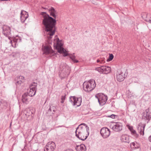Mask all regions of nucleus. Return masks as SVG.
Here are the masks:
<instances>
[{"label":"nucleus","instance_id":"38","mask_svg":"<svg viewBox=\"0 0 151 151\" xmlns=\"http://www.w3.org/2000/svg\"><path fill=\"white\" fill-rule=\"evenodd\" d=\"M96 62L97 63H100V59H98L97 60Z\"/></svg>","mask_w":151,"mask_h":151},{"label":"nucleus","instance_id":"3","mask_svg":"<svg viewBox=\"0 0 151 151\" xmlns=\"http://www.w3.org/2000/svg\"><path fill=\"white\" fill-rule=\"evenodd\" d=\"M96 85L95 80L91 79L87 82H84L83 84V88L85 91L89 92L95 88Z\"/></svg>","mask_w":151,"mask_h":151},{"label":"nucleus","instance_id":"13","mask_svg":"<svg viewBox=\"0 0 151 151\" xmlns=\"http://www.w3.org/2000/svg\"><path fill=\"white\" fill-rule=\"evenodd\" d=\"M125 78V73L121 70H118L116 76L117 80L119 82H121L123 81Z\"/></svg>","mask_w":151,"mask_h":151},{"label":"nucleus","instance_id":"18","mask_svg":"<svg viewBox=\"0 0 151 151\" xmlns=\"http://www.w3.org/2000/svg\"><path fill=\"white\" fill-rule=\"evenodd\" d=\"M21 41V39L19 37H18L17 36H16V37L13 38L12 40H11L10 43L11 44L12 46L14 47H16V44L18 42H20Z\"/></svg>","mask_w":151,"mask_h":151},{"label":"nucleus","instance_id":"25","mask_svg":"<svg viewBox=\"0 0 151 151\" xmlns=\"http://www.w3.org/2000/svg\"><path fill=\"white\" fill-rule=\"evenodd\" d=\"M128 129L133 135H134L136 137H138L139 135L136 133V131L133 129L132 126H129Z\"/></svg>","mask_w":151,"mask_h":151},{"label":"nucleus","instance_id":"16","mask_svg":"<svg viewBox=\"0 0 151 151\" xmlns=\"http://www.w3.org/2000/svg\"><path fill=\"white\" fill-rule=\"evenodd\" d=\"M122 124L120 122H114L112 127L113 130L116 132H119L122 129Z\"/></svg>","mask_w":151,"mask_h":151},{"label":"nucleus","instance_id":"39","mask_svg":"<svg viewBox=\"0 0 151 151\" xmlns=\"http://www.w3.org/2000/svg\"><path fill=\"white\" fill-rule=\"evenodd\" d=\"M148 139L150 142H151V135L149 137Z\"/></svg>","mask_w":151,"mask_h":151},{"label":"nucleus","instance_id":"34","mask_svg":"<svg viewBox=\"0 0 151 151\" xmlns=\"http://www.w3.org/2000/svg\"><path fill=\"white\" fill-rule=\"evenodd\" d=\"M115 116H117L114 114H111V115L109 116V117L111 118L112 119H114L115 118Z\"/></svg>","mask_w":151,"mask_h":151},{"label":"nucleus","instance_id":"23","mask_svg":"<svg viewBox=\"0 0 151 151\" xmlns=\"http://www.w3.org/2000/svg\"><path fill=\"white\" fill-rule=\"evenodd\" d=\"M76 149L77 151H86V147L84 145L82 144L80 145H77Z\"/></svg>","mask_w":151,"mask_h":151},{"label":"nucleus","instance_id":"2","mask_svg":"<svg viewBox=\"0 0 151 151\" xmlns=\"http://www.w3.org/2000/svg\"><path fill=\"white\" fill-rule=\"evenodd\" d=\"M70 68L65 63H62L60 66L59 76L61 79L67 77L70 72Z\"/></svg>","mask_w":151,"mask_h":151},{"label":"nucleus","instance_id":"36","mask_svg":"<svg viewBox=\"0 0 151 151\" xmlns=\"http://www.w3.org/2000/svg\"><path fill=\"white\" fill-rule=\"evenodd\" d=\"M65 98H66V95H65L64 96H62V98H61V100H63L64 101Z\"/></svg>","mask_w":151,"mask_h":151},{"label":"nucleus","instance_id":"15","mask_svg":"<svg viewBox=\"0 0 151 151\" xmlns=\"http://www.w3.org/2000/svg\"><path fill=\"white\" fill-rule=\"evenodd\" d=\"M55 148V145L54 142H49L46 145L44 151H53Z\"/></svg>","mask_w":151,"mask_h":151},{"label":"nucleus","instance_id":"28","mask_svg":"<svg viewBox=\"0 0 151 151\" xmlns=\"http://www.w3.org/2000/svg\"><path fill=\"white\" fill-rule=\"evenodd\" d=\"M12 54L13 57L19 56L20 55V52L19 51H14L12 52Z\"/></svg>","mask_w":151,"mask_h":151},{"label":"nucleus","instance_id":"30","mask_svg":"<svg viewBox=\"0 0 151 151\" xmlns=\"http://www.w3.org/2000/svg\"><path fill=\"white\" fill-rule=\"evenodd\" d=\"M114 55L112 54H109V58L107 59L106 61L107 62H109L111 61L114 58Z\"/></svg>","mask_w":151,"mask_h":151},{"label":"nucleus","instance_id":"11","mask_svg":"<svg viewBox=\"0 0 151 151\" xmlns=\"http://www.w3.org/2000/svg\"><path fill=\"white\" fill-rule=\"evenodd\" d=\"M86 132H75L76 136L79 139L84 141L87 138L89 134L88 133H87V134H86Z\"/></svg>","mask_w":151,"mask_h":151},{"label":"nucleus","instance_id":"1","mask_svg":"<svg viewBox=\"0 0 151 151\" xmlns=\"http://www.w3.org/2000/svg\"><path fill=\"white\" fill-rule=\"evenodd\" d=\"M42 8L44 9H47L50 13V15L53 17V18L50 16L45 12L40 13V14L42 16L43 18L42 23L43 26V28L45 35L47 36L48 43L51 44L52 42L51 39L56 30V18L57 17L56 14L57 12L54 8L52 7L49 9L44 7H42Z\"/></svg>","mask_w":151,"mask_h":151},{"label":"nucleus","instance_id":"10","mask_svg":"<svg viewBox=\"0 0 151 151\" xmlns=\"http://www.w3.org/2000/svg\"><path fill=\"white\" fill-rule=\"evenodd\" d=\"M60 51H61L58 52L60 53H63V56L66 57L69 55L70 58L74 63H77L78 62V61L75 59L76 56L74 55V53L69 55L68 53L66 52V50L64 48H62V50H61Z\"/></svg>","mask_w":151,"mask_h":151},{"label":"nucleus","instance_id":"31","mask_svg":"<svg viewBox=\"0 0 151 151\" xmlns=\"http://www.w3.org/2000/svg\"><path fill=\"white\" fill-rule=\"evenodd\" d=\"M80 125H81V126H82V125H83V126H84V127H85L86 128V132H87V133H89V127L85 123H82V124H80Z\"/></svg>","mask_w":151,"mask_h":151},{"label":"nucleus","instance_id":"37","mask_svg":"<svg viewBox=\"0 0 151 151\" xmlns=\"http://www.w3.org/2000/svg\"><path fill=\"white\" fill-rule=\"evenodd\" d=\"M132 144L133 146H134V147H133V148H138L137 147H135V142H132Z\"/></svg>","mask_w":151,"mask_h":151},{"label":"nucleus","instance_id":"9","mask_svg":"<svg viewBox=\"0 0 151 151\" xmlns=\"http://www.w3.org/2000/svg\"><path fill=\"white\" fill-rule=\"evenodd\" d=\"M54 46L57 50L58 52H60L62 48H64L63 47V44L62 43L61 41L58 38L54 39L53 42Z\"/></svg>","mask_w":151,"mask_h":151},{"label":"nucleus","instance_id":"33","mask_svg":"<svg viewBox=\"0 0 151 151\" xmlns=\"http://www.w3.org/2000/svg\"><path fill=\"white\" fill-rule=\"evenodd\" d=\"M142 99L145 100V101H147L149 99V96L147 95L144 96H143Z\"/></svg>","mask_w":151,"mask_h":151},{"label":"nucleus","instance_id":"26","mask_svg":"<svg viewBox=\"0 0 151 151\" xmlns=\"http://www.w3.org/2000/svg\"><path fill=\"white\" fill-rule=\"evenodd\" d=\"M24 77L22 76H20L19 77V78L20 80H18L17 82L16 83V85L20 84L22 82V81L21 80H23Z\"/></svg>","mask_w":151,"mask_h":151},{"label":"nucleus","instance_id":"22","mask_svg":"<svg viewBox=\"0 0 151 151\" xmlns=\"http://www.w3.org/2000/svg\"><path fill=\"white\" fill-rule=\"evenodd\" d=\"M29 96L27 93H24L22 96V103L27 104L29 103L28 98Z\"/></svg>","mask_w":151,"mask_h":151},{"label":"nucleus","instance_id":"40","mask_svg":"<svg viewBox=\"0 0 151 151\" xmlns=\"http://www.w3.org/2000/svg\"><path fill=\"white\" fill-rule=\"evenodd\" d=\"M64 101L63 100H61V103H63L64 102Z\"/></svg>","mask_w":151,"mask_h":151},{"label":"nucleus","instance_id":"41","mask_svg":"<svg viewBox=\"0 0 151 151\" xmlns=\"http://www.w3.org/2000/svg\"><path fill=\"white\" fill-rule=\"evenodd\" d=\"M1 101L0 100V105H1Z\"/></svg>","mask_w":151,"mask_h":151},{"label":"nucleus","instance_id":"5","mask_svg":"<svg viewBox=\"0 0 151 151\" xmlns=\"http://www.w3.org/2000/svg\"><path fill=\"white\" fill-rule=\"evenodd\" d=\"M82 100L81 97L77 98L75 96H70L69 97V101L73 106L76 105L77 107H78L81 105Z\"/></svg>","mask_w":151,"mask_h":151},{"label":"nucleus","instance_id":"4","mask_svg":"<svg viewBox=\"0 0 151 151\" xmlns=\"http://www.w3.org/2000/svg\"><path fill=\"white\" fill-rule=\"evenodd\" d=\"M95 97L98 99L99 103L101 106H103L106 103L108 99L107 96L101 93L96 94Z\"/></svg>","mask_w":151,"mask_h":151},{"label":"nucleus","instance_id":"21","mask_svg":"<svg viewBox=\"0 0 151 151\" xmlns=\"http://www.w3.org/2000/svg\"><path fill=\"white\" fill-rule=\"evenodd\" d=\"M145 112H143V117L144 118H145L146 119L149 120L151 118V114L149 108L146 109Z\"/></svg>","mask_w":151,"mask_h":151},{"label":"nucleus","instance_id":"12","mask_svg":"<svg viewBox=\"0 0 151 151\" xmlns=\"http://www.w3.org/2000/svg\"><path fill=\"white\" fill-rule=\"evenodd\" d=\"M100 133L104 138H106L109 136L110 132L107 128L103 127L101 130Z\"/></svg>","mask_w":151,"mask_h":151},{"label":"nucleus","instance_id":"8","mask_svg":"<svg viewBox=\"0 0 151 151\" xmlns=\"http://www.w3.org/2000/svg\"><path fill=\"white\" fill-rule=\"evenodd\" d=\"M95 70L99 72L102 73L107 74L109 73L111 71L110 67L106 66H102L100 67L97 68Z\"/></svg>","mask_w":151,"mask_h":151},{"label":"nucleus","instance_id":"14","mask_svg":"<svg viewBox=\"0 0 151 151\" xmlns=\"http://www.w3.org/2000/svg\"><path fill=\"white\" fill-rule=\"evenodd\" d=\"M2 33L4 36L8 37L9 38L11 35V30L10 28L6 25L2 27Z\"/></svg>","mask_w":151,"mask_h":151},{"label":"nucleus","instance_id":"7","mask_svg":"<svg viewBox=\"0 0 151 151\" xmlns=\"http://www.w3.org/2000/svg\"><path fill=\"white\" fill-rule=\"evenodd\" d=\"M37 83L33 82L30 86V90L27 94L29 96L32 97L34 96L36 93L37 90Z\"/></svg>","mask_w":151,"mask_h":151},{"label":"nucleus","instance_id":"35","mask_svg":"<svg viewBox=\"0 0 151 151\" xmlns=\"http://www.w3.org/2000/svg\"><path fill=\"white\" fill-rule=\"evenodd\" d=\"M145 13H143L142 14V18L144 19H145L146 18V16H145V14H144Z\"/></svg>","mask_w":151,"mask_h":151},{"label":"nucleus","instance_id":"24","mask_svg":"<svg viewBox=\"0 0 151 151\" xmlns=\"http://www.w3.org/2000/svg\"><path fill=\"white\" fill-rule=\"evenodd\" d=\"M86 128L85 127L81 126V125H79L78 127L76 128L75 132H86Z\"/></svg>","mask_w":151,"mask_h":151},{"label":"nucleus","instance_id":"6","mask_svg":"<svg viewBox=\"0 0 151 151\" xmlns=\"http://www.w3.org/2000/svg\"><path fill=\"white\" fill-rule=\"evenodd\" d=\"M44 54L46 55H49L51 57L55 55L54 52L52 50L51 47L50 45H45L42 49Z\"/></svg>","mask_w":151,"mask_h":151},{"label":"nucleus","instance_id":"20","mask_svg":"<svg viewBox=\"0 0 151 151\" xmlns=\"http://www.w3.org/2000/svg\"><path fill=\"white\" fill-rule=\"evenodd\" d=\"M121 140L122 142L129 143H130L129 137L127 135L123 134L121 137Z\"/></svg>","mask_w":151,"mask_h":151},{"label":"nucleus","instance_id":"19","mask_svg":"<svg viewBox=\"0 0 151 151\" xmlns=\"http://www.w3.org/2000/svg\"><path fill=\"white\" fill-rule=\"evenodd\" d=\"M145 124L140 123L139 124V127H138V129L140 134L143 135L144 134V130Z\"/></svg>","mask_w":151,"mask_h":151},{"label":"nucleus","instance_id":"32","mask_svg":"<svg viewBox=\"0 0 151 151\" xmlns=\"http://www.w3.org/2000/svg\"><path fill=\"white\" fill-rule=\"evenodd\" d=\"M100 63H104L105 62V59L104 58H100Z\"/></svg>","mask_w":151,"mask_h":151},{"label":"nucleus","instance_id":"17","mask_svg":"<svg viewBox=\"0 0 151 151\" xmlns=\"http://www.w3.org/2000/svg\"><path fill=\"white\" fill-rule=\"evenodd\" d=\"M20 20L22 23H24L28 17V13L24 10H22L20 13Z\"/></svg>","mask_w":151,"mask_h":151},{"label":"nucleus","instance_id":"29","mask_svg":"<svg viewBox=\"0 0 151 151\" xmlns=\"http://www.w3.org/2000/svg\"><path fill=\"white\" fill-rule=\"evenodd\" d=\"M144 14H145V16H146V18L145 19V20L146 22L151 23V16H150V18H149L147 17L148 15L147 14L145 13Z\"/></svg>","mask_w":151,"mask_h":151},{"label":"nucleus","instance_id":"27","mask_svg":"<svg viewBox=\"0 0 151 151\" xmlns=\"http://www.w3.org/2000/svg\"><path fill=\"white\" fill-rule=\"evenodd\" d=\"M55 107L54 106H50V107L48 110L47 113H49L50 112L52 111H53L54 112L55 111Z\"/></svg>","mask_w":151,"mask_h":151}]
</instances>
